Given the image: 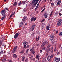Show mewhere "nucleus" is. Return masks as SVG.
Returning a JSON list of instances; mask_svg holds the SVG:
<instances>
[{
  "instance_id": "obj_1",
  "label": "nucleus",
  "mask_w": 62,
  "mask_h": 62,
  "mask_svg": "<svg viewBox=\"0 0 62 62\" xmlns=\"http://www.w3.org/2000/svg\"><path fill=\"white\" fill-rule=\"evenodd\" d=\"M38 1H39V0H33L32 1L31 4H33L32 5V9H33V8H34L35 6H36L37 4V3H38Z\"/></svg>"
},
{
  "instance_id": "obj_2",
  "label": "nucleus",
  "mask_w": 62,
  "mask_h": 62,
  "mask_svg": "<svg viewBox=\"0 0 62 62\" xmlns=\"http://www.w3.org/2000/svg\"><path fill=\"white\" fill-rule=\"evenodd\" d=\"M8 10V8H5L4 10H3L1 12V14H2V16H4L5 14L6 13V12H7V10Z\"/></svg>"
},
{
  "instance_id": "obj_3",
  "label": "nucleus",
  "mask_w": 62,
  "mask_h": 62,
  "mask_svg": "<svg viewBox=\"0 0 62 62\" xmlns=\"http://www.w3.org/2000/svg\"><path fill=\"white\" fill-rule=\"evenodd\" d=\"M62 23V20L61 19H59L57 22V24L59 26H60Z\"/></svg>"
},
{
  "instance_id": "obj_4",
  "label": "nucleus",
  "mask_w": 62,
  "mask_h": 62,
  "mask_svg": "<svg viewBox=\"0 0 62 62\" xmlns=\"http://www.w3.org/2000/svg\"><path fill=\"white\" fill-rule=\"evenodd\" d=\"M35 27L36 25L35 24L33 25L30 29V31H33L34 30V29H35Z\"/></svg>"
},
{
  "instance_id": "obj_5",
  "label": "nucleus",
  "mask_w": 62,
  "mask_h": 62,
  "mask_svg": "<svg viewBox=\"0 0 62 62\" xmlns=\"http://www.w3.org/2000/svg\"><path fill=\"white\" fill-rule=\"evenodd\" d=\"M18 48V46H16L14 47L13 49V50L12 51V53H15L16 52V50Z\"/></svg>"
},
{
  "instance_id": "obj_6",
  "label": "nucleus",
  "mask_w": 62,
  "mask_h": 62,
  "mask_svg": "<svg viewBox=\"0 0 62 62\" xmlns=\"http://www.w3.org/2000/svg\"><path fill=\"white\" fill-rule=\"evenodd\" d=\"M48 42L47 41H45L44 42H43L42 44L41 47H43L45 44L48 45Z\"/></svg>"
},
{
  "instance_id": "obj_7",
  "label": "nucleus",
  "mask_w": 62,
  "mask_h": 62,
  "mask_svg": "<svg viewBox=\"0 0 62 62\" xmlns=\"http://www.w3.org/2000/svg\"><path fill=\"white\" fill-rule=\"evenodd\" d=\"M55 62H59L60 60V58H56L55 57L54 59Z\"/></svg>"
},
{
  "instance_id": "obj_8",
  "label": "nucleus",
  "mask_w": 62,
  "mask_h": 62,
  "mask_svg": "<svg viewBox=\"0 0 62 62\" xmlns=\"http://www.w3.org/2000/svg\"><path fill=\"white\" fill-rule=\"evenodd\" d=\"M54 35L53 34H52L51 35L50 37V40L52 41L54 39Z\"/></svg>"
},
{
  "instance_id": "obj_9",
  "label": "nucleus",
  "mask_w": 62,
  "mask_h": 62,
  "mask_svg": "<svg viewBox=\"0 0 62 62\" xmlns=\"http://www.w3.org/2000/svg\"><path fill=\"white\" fill-rule=\"evenodd\" d=\"M19 33H16L15 34L14 36V38L16 39L17 38H18L19 37Z\"/></svg>"
},
{
  "instance_id": "obj_10",
  "label": "nucleus",
  "mask_w": 62,
  "mask_h": 62,
  "mask_svg": "<svg viewBox=\"0 0 62 62\" xmlns=\"http://www.w3.org/2000/svg\"><path fill=\"white\" fill-rule=\"evenodd\" d=\"M36 19L37 17H35V18H34V17H33L31 18V21H32V22H33V21H35L36 20Z\"/></svg>"
},
{
  "instance_id": "obj_11",
  "label": "nucleus",
  "mask_w": 62,
  "mask_h": 62,
  "mask_svg": "<svg viewBox=\"0 0 62 62\" xmlns=\"http://www.w3.org/2000/svg\"><path fill=\"white\" fill-rule=\"evenodd\" d=\"M23 45H28V42L27 41H26L23 43Z\"/></svg>"
},
{
  "instance_id": "obj_12",
  "label": "nucleus",
  "mask_w": 62,
  "mask_h": 62,
  "mask_svg": "<svg viewBox=\"0 0 62 62\" xmlns=\"http://www.w3.org/2000/svg\"><path fill=\"white\" fill-rule=\"evenodd\" d=\"M61 3V0H59L56 4V6H59V5H60V4Z\"/></svg>"
},
{
  "instance_id": "obj_13",
  "label": "nucleus",
  "mask_w": 62,
  "mask_h": 62,
  "mask_svg": "<svg viewBox=\"0 0 62 62\" xmlns=\"http://www.w3.org/2000/svg\"><path fill=\"white\" fill-rule=\"evenodd\" d=\"M27 18V16H24L23 17V19H22V20L23 22H24V21L25 20V19Z\"/></svg>"
},
{
  "instance_id": "obj_14",
  "label": "nucleus",
  "mask_w": 62,
  "mask_h": 62,
  "mask_svg": "<svg viewBox=\"0 0 62 62\" xmlns=\"http://www.w3.org/2000/svg\"><path fill=\"white\" fill-rule=\"evenodd\" d=\"M23 22H22L20 24V27H22V26H23Z\"/></svg>"
},
{
  "instance_id": "obj_15",
  "label": "nucleus",
  "mask_w": 62,
  "mask_h": 62,
  "mask_svg": "<svg viewBox=\"0 0 62 62\" xmlns=\"http://www.w3.org/2000/svg\"><path fill=\"white\" fill-rule=\"evenodd\" d=\"M45 25V23H42V24L41 28L42 29H43L44 28V25Z\"/></svg>"
},
{
  "instance_id": "obj_16",
  "label": "nucleus",
  "mask_w": 62,
  "mask_h": 62,
  "mask_svg": "<svg viewBox=\"0 0 62 62\" xmlns=\"http://www.w3.org/2000/svg\"><path fill=\"white\" fill-rule=\"evenodd\" d=\"M51 58H51V56H48L47 58L48 60V61H49V60H51Z\"/></svg>"
},
{
  "instance_id": "obj_17",
  "label": "nucleus",
  "mask_w": 62,
  "mask_h": 62,
  "mask_svg": "<svg viewBox=\"0 0 62 62\" xmlns=\"http://www.w3.org/2000/svg\"><path fill=\"white\" fill-rule=\"evenodd\" d=\"M24 59H25V57L23 56L22 57V60L23 62H24Z\"/></svg>"
},
{
  "instance_id": "obj_18",
  "label": "nucleus",
  "mask_w": 62,
  "mask_h": 62,
  "mask_svg": "<svg viewBox=\"0 0 62 62\" xmlns=\"http://www.w3.org/2000/svg\"><path fill=\"white\" fill-rule=\"evenodd\" d=\"M50 51V48H47V50L46 51V53H48Z\"/></svg>"
},
{
  "instance_id": "obj_19",
  "label": "nucleus",
  "mask_w": 62,
  "mask_h": 62,
  "mask_svg": "<svg viewBox=\"0 0 62 62\" xmlns=\"http://www.w3.org/2000/svg\"><path fill=\"white\" fill-rule=\"evenodd\" d=\"M34 48H35V47H33L31 48V50H30V51L31 52L32 51H33Z\"/></svg>"
},
{
  "instance_id": "obj_20",
  "label": "nucleus",
  "mask_w": 62,
  "mask_h": 62,
  "mask_svg": "<svg viewBox=\"0 0 62 62\" xmlns=\"http://www.w3.org/2000/svg\"><path fill=\"white\" fill-rule=\"evenodd\" d=\"M13 56L14 57H16V58H17V56L16 54H14L13 55Z\"/></svg>"
},
{
  "instance_id": "obj_21",
  "label": "nucleus",
  "mask_w": 62,
  "mask_h": 62,
  "mask_svg": "<svg viewBox=\"0 0 62 62\" xmlns=\"http://www.w3.org/2000/svg\"><path fill=\"white\" fill-rule=\"evenodd\" d=\"M17 3H18L17 2H15L13 4V5L14 6H17Z\"/></svg>"
},
{
  "instance_id": "obj_22",
  "label": "nucleus",
  "mask_w": 62,
  "mask_h": 62,
  "mask_svg": "<svg viewBox=\"0 0 62 62\" xmlns=\"http://www.w3.org/2000/svg\"><path fill=\"white\" fill-rule=\"evenodd\" d=\"M22 4V2H21V1H20V2H19V3H18V6H21Z\"/></svg>"
},
{
  "instance_id": "obj_23",
  "label": "nucleus",
  "mask_w": 62,
  "mask_h": 62,
  "mask_svg": "<svg viewBox=\"0 0 62 62\" xmlns=\"http://www.w3.org/2000/svg\"><path fill=\"white\" fill-rule=\"evenodd\" d=\"M36 57L37 59H38V58H39V55H37L36 56Z\"/></svg>"
},
{
  "instance_id": "obj_24",
  "label": "nucleus",
  "mask_w": 62,
  "mask_h": 62,
  "mask_svg": "<svg viewBox=\"0 0 62 62\" xmlns=\"http://www.w3.org/2000/svg\"><path fill=\"white\" fill-rule=\"evenodd\" d=\"M24 52V51L23 50H22L21 51V52L20 53V54H23V53Z\"/></svg>"
},
{
  "instance_id": "obj_25",
  "label": "nucleus",
  "mask_w": 62,
  "mask_h": 62,
  "mask_svg": "<svg viewBox=\"0 0 62 62\" xmlns=\"http://www.w3.org/2000/svg\"><path fill=\"white\" fill-rule=\"evenodd\" d=\"M5 39V38L4 37H3L2 38L1 40H2V41H4Z\"/></svg>"
},
{
  "instance_id": "obj_26",
  "label": "nucleus",
  "mask_w": 62,
  "mask_h": 62,
  "mask_svg": "<svg viewBox=\"0 0 62 62\" xmlns=\"http://www.w3.org/2000/svg\"><path fill=\"white\" fill-rule=\"evenodd\" d=\"M35 34V31L32 32V33L31 34V35H33V36H34V35Z\"/></svg>"
},
{
  "instance_id": "obj_27",
  "label": "nucleus",
  "mask_w": 62,
  "mask_h": 62,
  "mask_svg": "<svg viewBox=\"0 0 62 62\" xmlns=\"http://www.w3.org/2000/svg\"><path fill=\"white\" fill-rule=\"evenodd\" d=\"M3 52H4V50H2L1 51V52H0V54H3Z\"/></svg>"
},
{
  "instance_id": "obj_28",
  "label": "nucleus",
  "mask_w": 62,
  "mask_h": 62,
  "mask_svg": "<svg viewBox=\"0 0 62 62\" xmlns=\"http://www.w3.org/2000/svg\"><path fill=\"white\" fill-rule=\"evenodd\" d=\"M29 48H28L27 49L26 52V54H27V53H28V52H29Z\"/></svg>"
},
{
  "instance_id": "obj_29",
  "label": "nucleus",
  "mask_w": 62,
  "mask_h": 62,
  "mask_svg": "<svg viewBox=\"0 0 62 62\" xmlns=\"http://www.w3.org/2000/svg\"><path fill=\"white\" fill-rule=\"evenodd\" d=\"M50 28V27L49 26H46V29L47 30H49Z\"/></svg>"
},
{
  "instance_id": "obj_30",
  "label": "nucleus",
  "mask_w": 62,
  "mask_h": 62,
  "mask_svg": "<svg viewBox=\"0 0 62 62\" xmlns=\"http://www.w3.org/2000/svg\"><path fill=\"white\" fill-rule=\"evenodd\" d=\"M59 35L61 37V36H62V32H60V33H59Z\"/></svg>"
},
{
  "instance_id": "obj_31",
  "label": "nucleus",
  "mask_w": 62,
  "mask_h": 62,
  "mask_svg": "<svg viewBox=\"0 0 62 62\" xmlns=\"http://www.w3.org/2000/svg\"><path fill=\"white\" fill-rule=\"evenodd\" d=\"M5 17H6V16L4 15V16L2 17L1 18V20L2 21H3V19H4V18H5Z\"/></svg>"
},
{
  "instance_id": "obj_32",
  "label": "nucleus",
  "mask_w": 62,
  "mask_h": 62,
  "mask_svg": "<svg viewBox=\"0 0 62 62\" xmlns=\"http://www.w3.org/2000/svg\"><path fill=\"white\" fill-rule=\"evenodd\" d=\"M58 14V12H56L54 15V16H57V15Z\"/></svg>"
},
{
  "instance_id": "obj_33",
  "label": "nucleus",
  "mask_w": 62,
  "mask_h": 62,
  "mask_svg": "<svg viewBox=\"0 0 62 62\" xmlns=\"http://www.w3.org/2000/svg\"><path fill=\"white\" fill-rule=\"evenodd\" d=\"M28 59L26 58L25 59V62H28Z\"/></svg>"
},
{
  "instance_id": "obj_34",
  "label": "nucleus",
  "mask_w": 62,
  "mask_h": 62,
  "mask_svg": "<svg viewBox=\"0 0 62 62\" xmlns=\"http://www.w3.org/2000/svg\"><path fill=\"white\" fill-rule=\"evenodd\" d=\"M40 38V37L39 36H38V38L37 37L36 38V39H38V40H39V39Z\"/></svg>"
},
{
  "instance_id": "obj_35",
  "label": "nucleus",
  "mask_w": 62,
  "mask_h": 62,
  "mask_svg": "<svg viewBox=\"0 0 62 62\" xmlns=\"http://www.w3.org/2000/svg\"><path fill=\"white\" fill-rule=\"evenodd\" d=\"M22 3L23 4H26V1H24L22 2Z\"/></svg>"
},
{
  "instance_id": "obj_36",
  "label": "nucleus",
  "mask_w": 62,
  "mask_h": 62,
  "mask_svg": "<svg viewBox=\"0 0 62 62\" xmlns=\"http://www.w3.org/2000/svg\"><path fill=\"white\" fill-rule=\"evenodd\" d=\"M12 15H13V14H11V15H10V17L9 18V19H10V18H11V17H12Z\"/></svg>"
},
{
  "instance_id": "obj_37",
  "label": "nucleus",
  "mask_w": 62,
  "mask_h": 62,
  "mask_svg": "<svg viewBox=\"0 0 62 62\" xmlns=\"http://www.w3.org/2000/svg\"><path fill=\"white\" fill-rule=\"evenodd\" d=\"M51 45H50V44H49L47 46V48H50V47H51Z\"/></svg>"
},
{
  "instance_id": "obj_38",
  "label": "nucleus",
  "mask_w": 62,
  "mask_h": 62,
  "mask_svg": "<svg viewBox=\"0 0 62 62\" xmlns=\"http://www.w3.org/2000/svg\"><path fill=\"white\" fill-rule=\"evenodd\" d=\"M54 54H52L51 56V58H52L53 57H54Z\"/></svg>"
},
{
  "instance_id": "obj_39",
  "label": "nucleus",
  "mask_w": 62,
  "mask_h": 62,
  "mask_svg": "<svg viewBox=\"0 0 62 62\" xmlns=\"http://www.w3.org/2000/svg\"><path fill=\"white\" fill-rule=\"evenodd\" d=\"M57 50V49H56V47L55 46L54 49V52H55V51H56Z\"/></svg>"
},
{
  "instance_id": "obj_40",
  "label": "nucleus",
  "mask_w": 62,
  "mask_h": 62,
  "mask_svg": "<svg viewBox=\"0 0 62 62\" xmlns=\"http://www.w3.org/2000/svg\"><path fill=\"white\" fill-rule=\"evenodd\" d=\"M31 52V53H32L33 54H35V51H34L33 50Z\"/></svg>"
},
{
  "instance_id": "obj_41",
  "label": "nucleus",
  "mask_w": 62,
  "mask_h": 62,
  "mask_svg": "<svg viewBox=\"0 0 62 62\" xmlns=\"http://www.w3.org/2000/svg\"><path fill=\"white\" fill-rule=\"evenodd\" d=\"M27 45V46H26V48H29V45H28V44Z\"/></svg>"
},
{
  "instance_id": "obj_42",
  "label": "nucleus",
  "mask_w": 62,
  "mask_h": 62,
  "mask_svg": "<svg viewBox=\"0 0 62 62\" xmlns=\"http://www.w3.org/2000/svg\"><path fill=\"white\" fill-rule=\"evenodd\" d=\"M60 54V52H58L57 53V55H58V54Z\"/></svg>"
},
{
  "instance_id": "obj_43",
  "label": "nucleus",
  "mask_w": 62,
  "mask_h": 62,
  "mask_svg": "<svg viewBox=\"0 0 62 62\" xmlns=\"http://www.w3.org/2000/svg\"><path fill=\"white\" fill-rule=\"evenodd\" d=\"M53 42L54 43H55V39H54L53 40Z\"/></svg>"
},
{
  "instance_id": "obj_44",
  "label": "nucleus",
  "mask_w": 62,
  "mask_h": 62,
  "mask_svg": "<svg viewBox=\"0 0 62 62\" xmlns=\"http://www.w3.org/2000/svg\"><path fill=\"white\" fill-rule=\"evenodd\" d=\"M44 16H48V14L46 13H44Z\"/></svg>"
},
{
  "instance_id": "obj_45",
  "label": "nucleus",
  "mask_w": 62,
  "mask_h": 62,
  "mask_svg": "<svg viewBox=\"0 0 62 62\" xmlns=\"http://www.w3.org/2000/svg\"><path fill=\"white\" fill-rule=\"evenodd\" d=\"M33 58V57L32 56V55H31L30 57L31 60H32Z\"/></svg>"
},
{
  "instance_id": "obj_46",
  "label": "nucleus",
  "mask_w": 62,
  "mask_h": 62,
  "mask_svg": "<svg viewBox=\"0 0 62 62\" xmlns=\"http://www.w3.org/2000/svg\"><path fill=\"white\" fill-rule=\"evenodd\" d=\"M51 5L52 6H54V3H51Z\"/></svg>"
},
{
  "instance_id": "obj_47",
  "label": "nucleus",
  "mask_w": 62,
  "mask_h": 62,
  "mask_svg": "<svg viewBox=\"0 0 62 62\" xmlns=\"http://www.w3.org/2000/svg\"><path fill=\"white\" fill-rule=\"evenodd\" d=\"M45 8L43 9L41 11V12H43L44 11V10H45Z\"/></svg>"
},
{
  "instance_id": "obj_48",
  "label": "nucleus",
  "mask_w": 62,
  "mask_h": 62,
  "mask_svg": "<svg viewBox=\"0 0 62 62\" xmlns=\"http://www.w3.org/2000/svg\"><path fill=\"white\" fill-rule=\"evenodd\" d=\"M50 52L51 53H53V52H54V50H50Z\"/></svg>"
},
{
  "instance_id": "obj_49",
  "label": "nucleus",
  "mask_w": 62,
  "mask_h": 62,
  "mask_svg": "<svg viewBox=\"0 0 62 62\" xmlns=\"http://www.w3.org/2000/svg\"><path fill=\"white\" fill-rule=\"evenodd\" d=\"M50 50H53V47H51Z\"/></svg>"
},
{
  "instance_id": "obj_50",
  "label": "nucleus",
  "mask_w": 62,
  "mask_h": 62,
  "mask_svg": "<svg viewBox=\"0 0 62 62\" xmlns=\"http://www.w3.org/2000/svg\"><path fill=\"white\" fill-rule=\"evenodd\" d=\"M45 16L44 17L45 18H47L48 17V16Z\"/></svg>"
},
{
  "instance_id": "obj_51",
  "label": "nucleus",
  "mask_w": 62,
  "mask_h": 62,
  "mask_svg": "<svg viewBox=\"0 0 62 62\" xmlns=\"http://www.w3.org/2000/svg\"><path fill=\"white\" fill-rule=\"evenodd\" d=\"M23 47L24 48H26V45H24Z\"/></svg>"
},
{
  "instance_id": "obj_52",
  "label": "nucleus",
  "mask_w": 62,
  "mask_h": 62,
  "mask_svg": "<svg viewBox=\"0 0 62 62\" xmlns=\"http://www.w3.org/2000/svg\"><path fill=\"white\" fill-rule=\"evenodd\" d=\"M42 50H45V47H43L42 48Z\"/></svg>"
},
{
  "instance_id": "obj_53",
  "label": "nucleus",
  "mask_w": 62,
  "mask_h": 62,
  "mask_svg": "<svg viewBox=\"0 0 62 62\" xmlns=\"http://www.w3.org/2000/svg\"><path fill=\"white\" fill-rule=\"evenodd\" d=\"M38 8V6H36V7L35 9V10H37V8Z\"/></svg>"
},
{
  "instance_id": "obj_54",
  "label": "nucleus",
  "mask_w": 62,
  "mask_h": 62,
  "mask_svg": "<svg viewBox=\"0 0 62 62\" xmlns=\"http://www.w3.org/2000/svg\"><path fill=\"white\" fill-rule=\"evenodd\" d=\"M39 3H38V4H37V6H36L37 7H39Z\"/></svg>"
},
{
  "instance_id": "obj_55",
  "label": "nucleus",
  "mask_w": 62,
  "mask_h": 62,
  "mask_svg": "<svg viewBox=\"0 0 62 62\" xmlns=\"http://www.w3.org/2000/svg\"><path fill=\"white\" fill-rule=\"evenodd\" d=\"M44 59L45 60V61H46V57H44Z\"/></svg>"
},
{
  "instance_id": "obj_56",
  "label": "nucleus",
  "mask_w": 62,
  "mask_h": 62,
  "mask_svg": "<svg viewBox=\"0 0 62 62\" xmlns=\"http://www.w3.org/2000/svg\"><path fill=\"white\" fill-rule=\"evenodd\" d=\"M42 50H40V53H41Z\"/></svg>"
},
{
  "instance_id": "obj_57",
  "label": "nucleus",
  "mask_w": 62,
  "mask_h": 62,
  "mask_svg": "<svg viewBox=\"0 0 62 62\" xmlns=\"http://www.w3.org/2000/svg\"><path fill=\"white\" fill-rule=\"evenodd\" d=\"M44 19H43L41 21V23H43V22H44Z\"/></svg>"
},
{
  "instance_id": "obj_58",
  "label": "nucleus",
  "mask_w": 62,
  "mask_h": 62,
  "mask_svg": "<svg viewBox=\"0 0 62 62\" xmlns=\"http://www.w3.org/2000/svg\"><path fill=\"white\" fill-rule=\"evenodd\" d=\"M56 34H57V33H58V31H57L56 32Z\"/></svg>"
},
{
  "instance_id": "obj_59",
  "label": "nucleus",
  "mask_w": 62,
  "mask_h": 62,
  "mask_svg": "<svg viewBox=\"0 0 62 62\" xmlns=\"http://www.w3.org/2000/svg\"><path fill=\"white\" fill-rule=\"evenodd\" d=\"M59 15H60V16H61V15H62V14L61 13H60L59 14Z\"/></svg>"
},
{
  "instance_id": "obj_60",
  "label": "nucleus",
  "mask_w": 62,
  "mask_h": 62,
  "mask_svg": "<svg viewBox=\"0 0 62 62\" xmlns=\"http://www.w3.org/2000/svg\"><path fill=\"white\" fill-rule=\"evenodd\" d=\"M53 11H52L51 12V13L50 14H51V15H52V13H53Z\"/></svg>"
},
{
  "instance_id": "obj_61",
  "label": "nucleus",
  "mask_w": 62,
  "mask_h": 62,
  "mask_svg": "<svg viewBox=\"0 0 62 62\" xmlns=\"http://www.w3.org/2000/svg\"><path fill=\"white\" fill-rule=\"evenodd\" d=\"M52 15H51V14H50V16H49L50 17H51V16H52Z\"/></svg>"
},
{
  "instance_id": "obj_62",
  "label": "nucleus",
  "mask_w": 62,
  "mask_h": 62,
  "mask_svg": "<svg viewBox=\"0 0 62 62\" xmlns=\"http://www.w3.org/2000/svg\"><path fill=\"white\" fill-rule=\"evenodd\" d=\"M39 45L38 44H37V46H39Z\"/></svg>"
},
{
  "instance_id": "obj_63",
  "label": "nucleus",
  "mask_w": 62,
  "mask_h": 62,
  "mask_svg": "<svg viewBox=\"0 0 62 62\" xmlns=\"http://www.w3.org/2000/svg\"><path fill=\"white\" fill-rule=\"evenodd\" d=\"M45 7V5H44V6L42 7V8H44Z\"/></svg>"
},
{
  "instance_id": "obj_64",
  "label": "nucleus",
  "mask_w": 62,
  "mask_h": 62,
  "mask_svg": "<svg viewBox=\"0 0 62 62\" xmlns=\"http://www.w3.org/2000/svg\"><path fill=\"white\" fill-rule=\"evenodd\" d=\"M9 62H12V61H11V60H10L9 61Z\"/></svg>"
}]
</instances>
